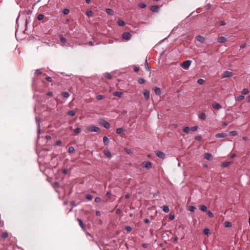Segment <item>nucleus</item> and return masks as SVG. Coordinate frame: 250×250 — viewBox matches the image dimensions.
I'll use <instances>...</instances> for the list:
<instances>
[{
    "label": "nucleus",
    "mask_w": 250,
    "mask_h": 250,
    "mask_svg": "<svg viewBox=\"0 0 250 250\" xmlns=\"http://www.w3.org/2000/svg\"><path fill=\"white\" fill-rule=\"evenodd\" d=\"M191 64V61L189 60H187L184 61L181 64V67L184 69H188L189 67Z\"/></svg>",
    "instance_id": "nucleus-1"
},
{
    "label": "nucleus",
    "mask_w": 250,
    "mask_h": 250,
    "mask_svg": "<svg viewBox=\"0 0 250 250\" xmlns=\"http://www.w3.org/2000/svg\"><path fill=\"white\" fill-rule=\"evenodd\" d=\"M100 123L103 126H104L105 128L108 129L110 128L109 123L104 120H101Z\"/></svg>",
    "instance_id": "nucleus-2"
},
{
    "label": "nucleus",
    "mask_w": 250,
    "mask_h": 250,
    "mask_svg": "<svg viewBox=\"0 0 250 250\" xmlns=\"http://www.w3.org/2000/svg\"><path fill=\"white\" fill-rule=\"evenodd\" d=\"M89 132H99L100 130V128L96 126H90L87 129Z\"/></svg>",
    "instance_id": "nucleus-3"
},
{
    "label": "nucleus",
    "mask_w": 250,
    "mask_h": 250,
    "mask_svg": "<svg viewBox=\"0 0 250 250\" xmlns=\"http://www.w3.org/2000/svg\"><path fill=\"white\" fill-rule=\"evenodd\" d=\"M232 75V72L231 71H226L221 76V78H228Z\"/></svg>",
    "instance_id": "nucleus-4"
},
{
    "label": "nucleus",
    "mask_w": 250,
    "mask_h": 250,
    "mask_svg": "<svg viewBox=\"0 0 250 250\" xmlns=\"http://www.w3.org/2000/svg\"><path fill=\"white\" fill-rule=\"evenodd\" d=\"M131 34L130 32H124L122 34V38L126 40H128L131 38Z\"/></svg>",
    "instance_id": "nucleus-5"
},
{
    "label": "nucleus",
    "mask_w": 250,
    "mask_h": 250,
    "mask_svg": "<svg viewBox=\"0 0 250 250\" xmlns=\"http://www.w3.org/2000/svg\"><path fill=\"white\" fill-rule=\"evenodd\" d=\"M59 37L60 39V42H61V45L62 46H66L65 43L66 42V39L64 38L62 35H60Z\"/></svg>",
    "instance_id": "nucleus-6"
},
{
    "label": "nucleus",
    "mask_w": 250,
    "mask_h": 250,
    "mask_svg": "<svg viewBox=\"0 0 250 250\" xmlns=\"http://www.w3.org/2000/svg\"><path fill=\"white\" fill-rule=\"evenodd\" d=\"M156 155H157V157L162 159H164L165 158V153L161 151H156Z\"/></svg>",
    "instance_id": "nucleus-7"
},
{
    "label": "nucleus",
    "mask_w": 250,
    "mask_h": 250,
    "mask_svg": "<svg viewBox=\"0 0 250 250\" xmlns=\"http://www.w3.org/2000/svg\"><path fill=\"white\" fill-rule=\"evenodd\" d=\"M212 105L213 108L216 110H219L222 108V106L220 105V104L216 102L213 103Z\"/></svg>",
    "instance_id": "nucleus-8"
},
{
    "label": "nucleus",
    "mask_w": 250,
    "mask_h": 250,
    "mask_svg": "<svg viewBox=\"0 0 250 250\" xmlns=\"http://www.w3.org/2000/svg\"><path fill=\"white\" fill-rule=\"evenodd\" d=\"M159 8H160V7L159 6L153 5V6H151L150 10L151 11H152L153 12H158Z\"/></svg>",
    "instance_id": "nucleus-9"
},
{
    "label": "nucleus",
    "mask_w": 250,
    "mask_h": 250,
    "mask_svg": "<svg viewBox=\"0 0 250 250\" xmlns=\"http://www.w3.org/2000/svg\"><path fill=\"white\" fill-rule=\"evenodd\" d=\"M104 155L108 158H111L112 157V155L110 151L108 149L104 150Z\"/></svg>",
    "instance_id": "nucleus-10"
},
{
    "label": "nucleus",
    "mask_w": 250,
    "mask_h": 250,
    "mask_svg": "<svg viewBox=\"0 0 250 250\" xmlns=\"http://www.w3.org/2000/svg\"><path fill=\"white\" fill-rule=\"evenodd\" d=\"M227 136V134L225 133H217L215 135L216 138H225Z\"/></svg>",
    "instance_id": "nucleus-11"
},
{
    "label": "nucleus",
    "mask_w": 250,
    "mask_h": 250,
    "mask_svg": "<svg viewBox=\"0 0 250 250\" xmlns=\"http://www.w3.org/2000/svg\"><path fill=\"white\" fill-rule=\"evenodd\" d=\"M153 90H154L155 94L157 95H160L161 93V89L158 87H154L153 88Z\"/></svg>",
    "instance_id": "nucleus-12"
},
{
    "label": "nucleus",
    "mask_w": 250,
    "mask_h": 250,
    "mask_svg": "<svg viewBox=\"0 0 250 250\" xmlns=\"http://www.w3.org/2000/svg\"><path fill=\"white\" fill-rule=\"evenodd\" d=\"M152 167L151 163L148 161L144 166V167L146 168L147 169H150Z\"/></svg>",
    "instance_id": "nucleus-13"
},
{
    "label": "nucleus",
    "mask_w": 250,
    "mask_h": 250,
    "mask_svg": "<svg viewBox=\"0 0 250 250\" xmlns=\"http://www.w3.org/2000/svg\"><path fill=\"white\" fill-rule=\"evenodd\" d=\"M143 93L146 99L147 100L149 97V92L147 90H145Z\"/></svg>",
    "instance_id": "nucleus-14"
},
{
    "label": "nucleus",
    "mask_w": 250,
    "mask_h": 250,
    "mask_svg": "<svg viewBox=\"0 0 250 250\" xmlns=\"http://www.w3.org/2000/svg\"><path fill=\"white\" fill-rule=\"evenodd\" d=\"M226 41V39L224 37H220L218 39V42L220 43H223Z\"/></svg>",
    "instance_id": "nucleus-15"
},
{
    "label": "nucleus",
    "mask_w": 250,
    "mask_h": 250,
    "mask_svg": "<svg viewBox=\"0 0 250 250\" xmlns=\"http://www.w3.org/2000/svg\"><path fill=\"white\" fill-rule=\"evenodd\" d=\"M211 157H212V155L210 153H205L204 155V158L208 160H210Z\"/></svg>",
    "instance_id": "nucleus-16"
},
{
    "label": "nucleus",
    "mask_w": 250,
    "mask_h": 250,
    "mask_svg": "<svg viewBox=\"0 0 250 250\" xmlns=\"http://www.w3.org/2000/svg\"><path fill=\"white\" fill-rule=\"evenodd\" d=\"M199 208L202 211H204V212H206L207 211V208L206 206L205 205H200L199 206Z\"/></svg>",
    "instance_id": "nucleus-17"
},
{
    "label": "nucleus",
    "mask_w": 250,
    "mask_h": 250,
    "mask_svg": "<svg viewBox=\"0 0 250 250\" xmlns=\"http://www.w3.org/2000/svg\"><path fill=\"white\" fill-rule=\"evenodd\" d=\"M105 11L108 14L110 15H113L114 14V11L111 9L107 8L106 9Z\"/></svg>",
    "instance_id": "nucleus-18"
},
{
    "label": "nucleus",
    "mask_w": 250,
    "mask_h": 250,
    "mask_svg": "<svg viewBox=\"0 0 250 250\" xmlns=\"http://www.w3.org/2000/svg\"><path fill=\"white\" fill-rule=\"evenodd\" d=\"M122 95H123L122 92H120V91L115 92L113 93V95L114 96H116V97H121L122 96Z\"/></svg>",
    "instance_id": "nucleus-19"
},
{
    "label": "nucleus",
    "mask_w": 250,
    "mask_h": 250,
    "mask_svg": "<svg viewBox=\"0 0 250 250\" xmlns=\"http://www.w3.org/2000/svg\"><path fill=\"white\" fill-rule=\"evenodd\" d=\"M196 39L198 41H199L201 42H203L205 40L204 38L201 36H198L196 37Z\"/></svg>",
    "instance_id": "nucleus-20"
},
{
    "label": "nucleus",
    "mask_w": 250,
    "mask_h": 250,
    "mask_svg": "<svg viewBox=\"0 0 250 250\" xmlns=\"http://www.w3.org/2000/svg\"><path fill=\"white\" fill-rule=\"evenodd\" d=\"M232 163L231 162H224L222 164L223 167H227Z\"/></svg>",
    "instance_id": "nucleus-21"
},
{
    "label": "nucleus",
    "mask_w": 250,
    "mask_h": 250,
    "mask_svg": "<svg viewBox=\"0 0 250 250\" xmlns=\"http://www.w3.org/2000/svg\"><path fill=\"white\" fill-rule=\"evenodd\" d=\"M232 224L229 221H225L224 222V226L226 228H229L231 226Z\"/></svg>",
    "instance_id": "nucleus-22"
},
{
    "label": "nucleus",
    "mask_w": 250,
    "mask_h": 250,
    "mask_svg": "<svg viewBox=\"0 0 250 250\" xmlns=\"http://www.w3.org/2000/svg\"><path fill=\"white\" fill-rule=\"evenodd\" d=\"M117 24L120 26H123L125 25V22L123 20H119L117 21Z\"/></svg>",
    "instance_id": "nucleus-23"
},
{
    "label": "nucleus",
    "mask_w": 250,
    "mask_h": 250,
    "mask_svg": "<svg viewBox=\"0 0 250 250\" xmlns=\"http://www.w3.org/2000/svg\"><path fill=\"white\" fill-rule=\"evenodd\" d=\"M103 141L105 145H107L109 143V139L106 136H104L103 138Z\"/></svg>",
    "instance_id": "nucleus-24"
},
{
    "label": "nucleus",
    "mask_w": 250,
    "mask_h": 250,
    "mask_svg": "<svg viewBox=\"0 0 250 250\" xmlns=\"http://www.w3.org/2000/svg\"><path fill=\"white\" fill-rule=\"evenodd\" d=\"M78 221L79 222V225L81 226V227L83 229H84V225L82 221V220L79 218L77 219Z\"/></svg>",
    "instance_id": "nucleus-25"
},
{
    "label": "nucleus",
    "mask_w": 250,
    "mask_h": 250,
    "mask_svg": "<svg viewBox=\"0 0 250 250\" xmlns=\"http://www.w3.org/2000/svg\"><path fill=\"white\" fill-rule=\"evenodd\" d=\"M163 210L165 212L167 213L169 211V207L167 206H164L163 207Z\"/></svg>",
    "instance_id": "nucleus-26"
},
{
    "label": "nucleus",
    "mask_w": 250,
    "mask_h": 250,
    "mask_svg": "<svg viewBox=\"0 0 250 250\" xmlns=\"http://www.w3.org/2000/svg\"><path fill=\"white\" fill-rule=\"evenodd\" d=\"M196 209V208L193 206H189L188 210L191 212H194Z\"/></svg>",
    "instance_id": "nucleus-27"
},
{
    "label": "nucleus",
    "mask_w": 250,
    "mask_h": 250,
    "mask_svg": "<svg viewBox=\"0 0 250 250\" xmlns=\"http://www.w3.org/2000/svg\"><path fill=\"white\" fill-rule=\"evenodd\" d=\"M206 114L204 113H201L199 115V118L200 119L203 120L206 119Z\"/></svg>",
    "instance_id": "nucleus-28"
},
{
    "label": "nucleus",
    "mask_w": 250,
    "mask_h": 250,
    "mask_svg": "<svg viewBox=\"0 0 250 250\" xmlns=\"http://www.w3.org/2000/svg\"><path fill=\"white\" fill-rule=\"evenodd\" d=\"M76 114V112L74 110H70L68 112V115L70 116H74Z\"/></svg>",
    "instance_id": "nucleus-29"
},
{
    "label": "nucleus",
    "mask_w": 250,
    "mask_h": 250,
    "mask_svg": "<svg viewBox=\"0 0 250 250\" xmlns=\"http://www.w3.org/2000/svg\"><path fill=\"white\" fill-rule=\"evenodd\" d=\"M62 96L64 98H67L69 97L70 94L67 92H63L62 93Z\"/></svg>",
    "instance_id": "nucleus-30"
},
{
    "label": "nucleus",
    "mask_w": 250,
    "mask_h": 250,
    "mask_svg": "<svg viewBox=\"0 0 250 250\" xmlns=\"http://www.w3.org/2000/svg\"><path fill=\"white\" fill-rule=\"evenodd\" d=\"M8 234L6 232H4L2 233L1 235V238L4 239L7 238L8 237Z\"/></svg>",
    "instance_id": "nucleus-31"
},
{
    "label": "nucleus",
    "mask_w": 250,
    "mask_h": 250,
    "mask_svg": "<svg viewBox=\"0 0 250 250\" xmlns=\"http://www.w3.org/2000/svg\"><path fill=\"white\" fill-rule=\"evenodd\" d=\"M44 17V16L42 14H40L37 16V19L38 21L42 20Z\"/></svg>",
    "instance_id": "nucleus-32"
},
{
    "label": "nucleus",
    "mask_w": 250,
    "mask_h": 250,
    "mask_svg": "<svg viewBox=\"0 0 250 250\" xmlns=\"http://www.w3.org/2000/svg\"><path fill=\"white\" fill-rule=\"evenodd\" d=\"M203 233L204 234L208 235L210 234V230L208 229H205L203 230Z\"/></svg>",
    "instance_id": "nucleus-33"
},
{
    "label": "nucleus",
    "mask_w": 250,
    "mask_h": 250,
    "mask_svg": "<svg viewBox=\"0 0 250 250\" xmlns=\"http://www.w3.org/2000/svg\"><path fill=\"white\" fill-rule=\"evenodd\" d=\"M245 97L243 95H240L237 97L236 100L238 102L242 101L244 99Z\"/></svg>",
    "instance_id": "nucleus-34"
},
{
    "label": "nucleus",
    "mask_w": 250,
    "mask_h": 250,
    "mask_svg": "<svg viewBox=\"0 0 250 250\" xmlns=\"http://www.w3.org/2000/svg\"><path fill=\"white\" fill-rule=\"evenodd\" d=\"M85 198L90 201V200H91L92 199H93V196L91 194H86L85 195Z\"/></svg>",
    "instance_id": "nucleus-35"
},
{
    "label": "nucleus",
    "mask_w": 250,
    "mask_h": 250,
    "mask_svg": "<svg viewBox=\"0 0 250 250\" xmlns=\"http://www.w3.org/2000/svg\"><path fill=\"white\" fill-rule=\"evenodd\" d=\"M190 130V127H189L188 126H186V127H184L183 129V131L186 133H188Z\"/></svg>",
    "instance_id": "nucleus-36"
},
{
    "label": "nucleus",
    "mask_w": 250,
    "mask_h": 250,
    "mask_svg": "<svg viewBox=\"0 0 250 250\" xmlns=\"http://www.w3.org/2000/svg\"><path fill=\"white\" fill-rule=\"evenodd\" d=\"M242 94L246 95L249 93V89L248 88H244L241 91Z\"/></svg>",
    "instance_id": "nucleus-37"
},
{
    "label": "nucleus",
    "mask_w": 250,
    "mask_h": 250,
    "mask_svg": "<svg viewBox=\"0 0 250 250\" xmlns=\"http://www.w3.org/2000/svg\"><path fill=\"white\" fill-rule=\"evenodd\" d=\"M124 130L123 128H118L116 129V133L118 134H121Z\"/></svg>",
    "instance_id": "nucleus-38"
},
{
    "label": "nucleus",
    "mask_w": 250,
    "mask_h": 250,
    "mask_svg": "<svg viewBox=\"0 0 250 250\" xmlns=\"http://www.w3.org/2000/svg\"><path fill=\"white\" fill-rule=\"evenodd\" d=\"M75 148L73 146H70L68 148V152L69 153H72L74 152Z\"/></svg>",
    "instance_id": "nucleus-39"
},
{
    "label": "nucleus",
    "mask_w": 250,
    "mask_h": 250,
    "mask_svg": "<svg viewBox=\"0 0 250 250\" xmlns=\"http://www.w3.org/2000/svg\"><path fill=\"white\" fill-rule=\"evenodd\" d=\"M80 131H81V128L79 127H77V128H76L74 130V132L76 134H78V133H79L80 132Z\"/></svg>",
    "instance_id": "nucleus-40"
},
{
    "label": "nucleus",
    "mask_w": 250,
    "mask_h": 250,
    "mask_svg": "<svg viewBox=\"0 0 250 250\" xmlns=\"http://www.w3.org/2000/svg\"><path fill=\"white\" fill-rule=\"evenodd\" d=\"M138 82L140 84H143L145 83V80L143 78H139L138 80Z\"/></svg>",
    "instance_id": "nucleus-41"
},
{
    "label": "nucleus",
    "mask_w": 250,
    "mask_h": 250,
    "mask_svg": "<svg viewBox=\"0 0 250 250\" xmlns=\"http://www.w3.org/2000/svg\"><path fill=\"white\" fill-rule=\"evenodd\" d=\"M229 135L231 136H235L237 135V132L235 131H231L229 132Z\"/></svg>",
    "instance_id": "nucleus-42"
},
{
    "label": "nucleus",
    "mask_w": 250,
    "mask_h": 250,
    "mask_svg": "<svg viewBox=\"0 0 250 250\" xmlns=\"http://www.w3.org/2000/svg\"><path fill=\"white\" fill-rule=\"evenodd\" d=\"M207 213L209 217H210V218L213 217V216H214L213 214L210 210H207Z\"/></svg>",
    "instance_id": "nucleus-43"
},
{
    "label": "nucleus",
    "mask_w": 250,
    "mask_h": 250,
    "mask_svg": "<svg viewBox=\"0 0 250 250\" xmlns=\"http://www.w3.org/2000/svg\"><path fill=\"white\" fill-rule=\"evenodd\" d=\"M36 121L38 124V133H40V119L36 118Z\"/></svg>",
    "instance_id": "nucleus-44"
},
{
    "label": "nucleus",
    "mask_w": 250,
    "mask_h": 250,
    "mask_svg": "<svg viewBox=\"0 0 250 250\" xmlns=\"http://www.w3.org/2000/svg\"><path fill=\"white\" fill-rule=\"evenodd\" d=\"M105 77L107 78L108 79H112V76L110 74L108 73H106L105 74Z\"/></svg>",
    "instance_id": "nucleus-45"
},
{
    "label": "nucleus",
    "mask_w": 250,
    "mask_h": 250,
    "mask_svg": "<svg viewBox=\"0 0 250 250\" xmlns=\"http://www.w3.org/2000/svg\"><path fill=\"white\" fill-rule=\"evenodd\" d=\"M139 7L141 8H144L146 7V4L144 3H140L138 5Z\"/></svg>",
    "instance_id": "nucleus-46"
},
{
    "label": "nucleus",
    "mask_w": 250,
    "mask_h": 250,
    "mask_svg": "<svg viewBox=\"0 0 250 250\" xmlns=\"http://www.w3.org/2000/svg\"><path fill=\"white\" fill-rule=\"evenodd\" d=\"M69 12V10L68 9H64L62 11V13L64 15H67Z\"/></svg>",
    "instance_id": "nucleus-47"
},
{
    "label": "nucleus",
    "mask_w": 250,
    "mask_h": 250,
    "mask_svg": "<svg viewBox=\"0 0 250 250\" xmlns=\"http://www.w3.org/2000/svg\"><path fill=\"white\" fill-rule=\"evenodd\" d=\"M198 129L197 126H193L190 128V130L192 131H196Z\"/></svg>",
    "instance_id": "nucleus-48"
},
{
    "label": "nucleus",
    "mask_w": 250,
    "mask_h": 250,
    "mask_svg": "<svg viewBox=\"0 0 250 250\" xmlns=\"http://www.w3.org/2000/svg\"><path fill=\"white\" fill-rule=\"evenodd\" d=\"M125 229L127 232H130L132 230V228L130 226H126L125 228Z\"/></svg>",
    "instance_id": "nucleus-49"
},
{
    "label": "nucleus",
    "mask_w": 250,
    "mask_h": 250,
    "mask_svg": "<svg viewBox=\"0 0 250 250\" xmlns=\"http://www.w3.org/2000/svg\"><path fill=\"white\" fill-rule=\"evenodd\" d=\"M104 98V96L102 95H98L96 96V99L98 100H101Z\"/></svg>",
    "instance_id": "nucleus-50"
},
{
    "label": "nucleus",
    "mask_w": 250,
    "mask_h": 250,
    "mask_svg": "<svg viewBox=\"0 0 250 250\" xmlns=\"http://www.w3.org/2000/svg\"><path fill=\"white\" fill-rule=\"evenodd\" d=\"M125 152L127 153V154H130L131 153V150L129 149V148H125L124 149Z\"/></svg>",
    "instance_id": "nucleus-51"
},
{
    "label": "nucleus",
    "mask_w": 250,
    "mask_h": 250,
    "mask_svg": "<svg viewBox=\"0 0 250 250\" xmlns=\"http://www.w3.org/2000/svg\"><path fill=\"white\" fill-rule=\"evenodd\" d=\"M197 83L199 84H203L204 83V80L203 79H199L198 81H197Z\"/></svg>",
    "instance_id": "nucleus-52"
},
{
    "label": "nucleus",
    "mask_w": 250,
    "mask_h": 250,
    "mask_svg": "<svg viewBox=\"0 0 250 250\" xmlns=\"http://www.w3.org/2000/svg\"><path fill=\"white\" fill-rule=\"evenodd\" d=\"M86 15L88 17H90L92 15V12L91 10H87L86 11Z\"/></svg>",
    "instance_id": "nucleus-53"
},
{
    "label": "nucleus",
    "mask_w": 250,
    "mask_h": 250,
    "mask_svg": "<svg viewBox=\"0 0 250 250\" xmlns=\"http://www.w3.org/2000/svg\"><path fill=\"white\" fill-rule=\"evenodd\" d=\"M145 67L146 69H147L148 70L150 69V67L148 66V62L147 60H146L145 63Z\"/></svg>",
    "instance_id": "nucleus-54"
},
{
    "label": "nucleus",
    "mask_w": 250,
    "mask_h": 250,
    "mask_svg": "<svg viewBox=\"0 0 250 250\" xmlns=\"http://www.w3.org/2000/svg\"><path fill=\"white\" fill-rule=\"evenodd\" d=\"M35 74L37 75H40L42 74V72L40 69H37L35 72Z\"/></svg>",
    "instance_id": "nucleus-55"
},
{
    "label": "nucleus",
    "mask_w": 250,
    "mask_h": 250,
    "mask_svg": "<svg viewBox=\"0 0 250 250\" xmlns=\"http://www.w3.org/2000/svg\"><path fill=\"white\" fill-rule=\"evenodd\" d=\"M101 201V199L100 197H96L95 199V202L96 203H99Z\"/></svg>",
    "instance_id": "nucleus-56"
},
{
    "label": "nucleus",
    "mask_w": 250,
    "mask_h": 250,
    "mask_svg": "<svg viewBox=\"0 0 250 250\" xmlns=\"http://www.w3.org/2000/svg\"><path fill=\"white\" fill-rule=\"evenodd\" d=\"M56 145L57 146H60L62 144V142L60 140H58L56 142V143H55Z\"/></svg>",
    "instance_id": "nucleus-57"
},
{
    "label": "nucleus",
    "mask_w": 250,
    "mask_h": 250,
    "mask_svg": "<svg viewBox=\"0 0 250 250\" xmlns=\"http://www.w3.org/2000/svg\"><path fill=\"white\" fill-rule=\"evenodd\" d=\"M45 79L48 82H51L52 81V78L50 77L47 76Z\"/></svg>",
    "instance_id": "nucleus-58"
},
{
    "label": "nucleus",
    "mask_w": 250,
    "mask_h": 250,
    "mask_svg": "<svg viewBox=\"0 0 250 250\" xmlns=\"http://www.w3.org/2000/svg\"><path fill=\"white\" fill-rule=\"evenodd\" d=\"M133 70L135 72H138L139 70V68L137 66H134L133 67Z\"/></svg>",
    "instance_id": "nucleus-59"
},
{
    "label": "nucleus",
    "mask_w": 250,
    "mask_h": 250,
    "mask_svg": "<svg viewBox=\"0 0 250 250\" xmlns=\"http://www.w3.org/2000/svg\"><path fill=\"white\" fill-rule=\"evenodd\" d=\"M174 218V215H169V219L170 220H173Z\"/></svg>",
    "instance_id": "nucleus-60"
},
{
    "label": "nucleus",
    "mask_w": 250,
    "mask_h": 250,
    "mask_svg": "<svg viewBox=\"0 0 250 250\" xmlns=\"http://www.w3.org/2000/svg\"><path fill=\"white\" fill-rule=\"evenodd\" d=\"M225 24H226L225 22L224 21H220L219 22V24H220V26L224 25H225Z\"/></svg>",
    "instance_id": "nucleus-61"
},
{
    "label": "nucleus",
    "mask_w": 250,
    "mask_h": 250,
    "mask_svg": "<svg viewBox=\"0 0 250 250\" xmlns=\"http://www.w3.org/2000/svg\"><path fill=\"white\" fill-rule=\"evenodd\" d=\"M106 196L109 198L111 196V193L110 192H107L106 194Z\"/></svg>",
    "instance_id": "nucleus-62"
},
{
    "label": "nucleus",
    "mask_w": 250,
    "mask_h": 250,
    "mask_svg": "<svg viewBox=\"0 0 250 250\" xmlns=\"http://www.w3.org/2000/svg\"><path fill=\"white\" fill-rule=\"evenodd\" d=\"M121 212V210L119 208L118 209H117L116 210V213L117 214H120V213Z\"/></svg>",
    "instance_id": "nucleus-63"
},
{
    "label": "nucleus",
    "mask_w": 250,
    "mask_h": 250,
    "mask_svg": "<svg viewBox=\"0 0 250 250\" xmlns=\"http://www.w3.org/2000/svg\"><path fill=\"white\" fill-rule=\"evenodd\" d=\"M62 173L64 174H66L67 173V170L66 168H64L62 170Z\"/></svg>",
    "instance_id": "nucleus-64"
}]
</instances>
